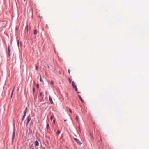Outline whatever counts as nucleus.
<instances>
[{
  "label": "nucleus",
  "mask_w": 149,
  "mask_h": 149,
  "mask_svg": "<svg viewBox=\"0 0 149 149\" xmlns=\"http://www.w3.org/2000/svg\"><path fill=\"white\" fill-rule=\"evenodd\" d=\"M72 85L73 88L75 89V90L76 92H77L78 90L77 88L76 85H75V83L74 81L72 82Z\"/></svg>",
  "instance_id": "obj_1"
},
{
  "label": "nucleus",
  "mask_w": 149,
  "mask_h": 149,
  "mask_svg": "<svg viewBox=\"0 0 149 149\" xmlns=\"http://www.w3.org/2000/svg\"><path fill=\"white\" fill-rule=\"evenodd\" d=\"M15 129L14 128L13 129V132L12 134V141H13L14 140V139L15 137Z\"/></svg>",
  "instance_id": "obj_2"
},
{
  "label": "nucleus",
  "mask_w": 149,
  "mask_h": 149,
  "mask_svg": "<svg viewBox=\"0 0 149 149\" xmlns=\"http://www.w3.org/2000/svg\"><path fill=\"white\" fill-rule=\"evenodd\" d=\"M31 120V118L29 115L27 117L26 120H27V123L26 125V126H27L28 125L30 121Z\"/></svg>",
  "instance_id": "obj_3"
},
{
  "label": "nucleus",
  "mask_w": 149,
  "mask_h": 149,
  "mask_svg": "<svg viewBox=\"0 0 149 149\" xmlns=\"http://www.w3.org/2000/svg\"><path fill=\"white\" fill-rule=\"evenodd\" d=\"M74 139L78 145H80L81 144V143L78 139L76 138H74Z\"/></svg>",
  "instance_id": "obj_4"
},
{
  "label": "nucleus",
  "mask_w": 149,
  "mask_h": 149,
  "mask_svg": "<svg viewBox=\"0 0 149 149\" xmlns=\"http://www.w3.org/2000/svg\"><path fill=\"white\" fill-rule=\"evenodd\" d=\"M27 109V108H26V109H25V111L24 113V115L23 116V117H22V121H23L24 120V119L25 116L26 115V112Z\"/></svg>",
  "instance_id": "obj_5"
},
{
  "label": "nucleus",
  "mask_w": 149,
  "mask_h": 149,
  "mask_svg": "<svg viewBox=\"0 0 149 149\" xmlns=\"http://www.w3.org/2000/svg\"><path fill=\"white\" fill-rule=\"evenodd\" d=\"M49 101H50V104H53V103L52 100V99L51 97L50 96H49Z\"/></svg>",
  "instance_id": "obj_6"
},
{
  "label": "nucleus",
  "mask_w": 149,
  "mask_h": 149,
  "mask_svg": "<svg viewBox=\"0 0 149 149\" xmlns=\"http://www.w3.org/2000/svg\"><path fill=\"white\" fill-rule=\"evenodd\" d=\"M39 145V143L37 141H35V146H37Z\"/></svg>",
  "instance_id": "obj_7"
},
{
  "label": "nucleus",
  "mask_w": 149,
  "mask_h": 149,
  "mask_svg": "<svg viewBox=\"0 0 149 149\" xmlns=\"http://www.w3.org/2000/svg\"><path fill=\"white\" fill-rule=\"evenodd\" d=\"M78 96H79V98H80V99L81 100V101L82 102H84V101L82 99L81 96L79 95Z\"/></svg>",
  "instance_id": "obj_8"
},
{
  "label": "nucleus",
  "mask_w": 149,
  "mask_h": 149,
  "mask_svg": "<svg viewBox=\"0 0 149 149\" xmlns=\"http://www.w3.org/2000/svg\"><path fill=\"white\" fill-rule=\"evenodd\" d=\"M34 35H36L37 34V29H35L34 31Z\"/></svg>",
  "instance_id": "obj_9"
},
{
  "label": "nucleus",
  "mask_w": 149,
  "mask_h": 149,
  "mask_svg": "<svg viewBox=\"0 0 149 149\" xmlns=\"http://www.w3.org/2000/svg\"><path fill=\"white\" fill-rule=\"evenodd\" d=\"M76 120H77V122H78V121H79V118H78V116L77 115L76 116V118H75Z\"/></svg>",
  "instance_id": "obj_10"
},
{
  "label": "nucleus",
  "mask_w": 149,
  "mask_h": 149,
  "mask_svg": "<svg viewBox=\"0 0 149 149\" xmlns=\"http://www.w3.org/2000/svg\"><path fill=\"white\" fill-rule=\"evenodd\" d=\"M14 87L13 88L12 91V92L11 95V97L12 96L13 94V93L14 92Z\"/></svg>",
  "instance_id": "obj_11"
},
{
  "label": "nucleus",
  "mask_w": 149,
  "mask_h": 149,
  "mask_svg": "<svg viewBox=\"0 0 149 149\" xmlns=\"http://www.w3.org/2000/svg\"><path fill=\"white\" fill-rule=\"evenodd\" d=\"M9 47H10V46H9L8 47V54L9 56V55H10L9 53H10V52Z\"/></svg>",
  "instance_id": "obj_12"
},
{
  "label": "nucleus",
  "mask_w": 149,
  "mask_h": 149,
  "mask_svg": "<svg viewBox=\"0 0 149 149\" xmlns=\"http://www.w3.org/2000/svg\"><path fill=\"white\" fill-rule=\"evenodd\" d=\"M90 136H91V137L93 139V137L92 135V133L91 132H90Z\"/></svg>",
  "instance_id": "obj_13"
},
{
  "label": "nucleus",
  "mask_w": 149,
  "mask_h": 149,
  "mask_svg": "<svg viewBox=\"0 0 149 149\" xmlns=\"http://www.w3.org/2000/svg\"><path fill=\"white\" fill-rule=\"evenodd\" d=\"M40 82H43V81L42 80V79L41 77H40Z\"/></svg>",
  "instance_id": "obj_14"
},
{
  "label": "nucleus",
  "mask_w": 149,
  "mask_h": 149,
  "mask_svg": "<svg viewBox=\"0 0 149 149\" xmlns=\"http://www.w3.org/2000/svg\"><path fill=\"white\" fill-rule=\"evenodd\" d=\"M49 124L48 123H47V129L49 128Z\"/></svg>",
  "instance_id": "obj_15"
},
{
  "label": "nucleus",
  "mask_w": 149,
  "mask_h": 149,
  "mask_svg": "<svg viewBox=\"0 0 149 149\" xmlns=\"http://www.w3.org/2000/svg\"><path fill=\"white\" fill-rule=\"evenodd\" d=\"M35 90V88L34 87V88H33V93H34Z\"/></svg>",
  "instance_id": "obj_16"
},
{
  "label": "nucleus",
  "mask_w": 149,
  "mask_h": 149,
  "mask_svg": "<svg viewBox=\"0 0 149 149\" xmlns=\"http://www.w3.org/2000/svg\"><path fill=\"white\" fill-rule=\"evenodd\" d=\"M42 92H41L40 93V96H42Z\"/></svg>",
  "instance_id": "obj_17"
},
{
  "label": "nucleus",
  "mask_w": 149,
  "mask_h": 149,
  "mask_svg": "<svg viewBox=\"0 0 149 149\" xmlns=\"http://www.w3.org/2000/svg\"><path fill=\"white\" fill-rule=\"evenodd\" d=\"M60 132L59 130H58L57 132V134L58 135L60 133Z\"/></svg>",
  "instance_id": "obj_18"
},
{
  "label": "nucleus",
  "mask_w": 149,
  "mask_h": 149,
  "mask_svg": "<svg viewBox=\"0 0 149 149\" xmlns=\"http://www.w3.org/2000/svg\"><path fill=\"white\" fill-rule=\"evenodd\" d=\"M52 85H53L54 84V82L53 81H51L50 83Z\"/></svg>",
  "instance_id": "obj_19"
},
{
  "label": "nucleus",
  "mask_w": 149,
  "mask_h": 149,
  "mask_svg": "<svg viewBox=\"0 0 149 149\" xmlns=\"http://www.w3.org/2000/svg\"><path fill=\"white\" fill-rule=\"evenodd\" d=\"M36 87L37 88H39V85L38 84H37L36 85Z\"/></svg>",
  "instance_id": "obj_20"
},
{
  "label": "nucleus",
  "mask_w": 149,
  "mask_h": 149,
  "mask_svg": "<svg viewBox=\"0 0 149 149\" xmlns=\"http://www.w3.org/2000/svg\"><path fill=\"white\" fill-rule=\"evenodd\" d=\"M68 80H69V81L70 82H71V79H70V78H69L68 79Z\"/></svg>",
  "instance_id": "obj_21"
},
{
  "label": "nucleus",
  "mask_w": 149,
  "mask_h": 149,
  "mask_svg": "<svg viewBox=\"0 0 149 149\" xmlns=\"http://www.w3.org/2000/svg\"><path fill=\"white\" fill-rule=\"evenodd\" d=\"M38 67L37 66H36V68H35V69L36 70H38Z\"/></svg>",
  "instance_id": "obj_22"
},
{
  "label": "nucleus",
  "mask_w": 149,
  "mask_h": 149,
  "mask_svg": "<svg viewBox=\"0 0 149 149\" xmlns=\"http://www.w3.org/2000/svg\"><path fill=\"white\" fill-rule=\"evenodd\" d=\"M69 111L70 112V113H72V111H71V110L70 109H69Z\"/></svg>",
  "instance_id": "obj_23"
},
{
  "label": "nucleus",
  "mask_w": 149,
  "mask_h": 149,
  "mask_svg": "<svg viewBox=\"0 0 149 149\" xmlns=\"http://www.w3.org/2000/svg\"><path fill=\"white\" fill-rule=\"evenodd\" d=\"M52 119H53V117L52 116H51L50 117V119L51 120H52Z\"/></svg>",
  "instance_id": "obj_24"
},
{
  "label": "nucleus",
  "mask_w": 149,
  "mask_h": 149,
  "mask_svg": "<svg viewBox=\"0 0 149 149\" xmlns=\"http://www.w3.org/2000/svg\"><path fill=\"white\" fill-rule=\"evenodd\" d=\"M68 72L70 74V69H68Z\"/></svg>",
  "instance_id": "obj_25"
},
{
  "label": "nucleus",
  "mask_w": 149,
  "mask_h": 149,
  "mask_svg": "<svg viewBox=\"0 0 149 149\" xmlns=\"http://www.w3.org/2000/svg\"><path fill=\"white\" fill-rule=\"evenodd\" d=\"M79 128V130H80V126H79L78 127Z\"/></svg>",
  "instance_id": "obj_26"
},
{
  "label": "nucleus",
  "mask_w": 149,
  "mask_h": 149,
  "mask_svg": "<svg viewBox=\"0 0 149 149\" xmlns=\"http://www.w3.org/2000/svg\"><path fill=\"white\" fill-rule=\"evenodd\" d=\"M55 120H53L54 123H55Z\"/></svg>",
  "instance_id": "obj_27"
},
{
  "label": "nucleus",
  "mask_w": 149,
  "mask_h": 149,
  "mask_svg": "<svg viewBox=\"0 0 149 149\" xmlns=\"http://www.w3.org/2000/svg\"><path fill=\"white\" fill-rule=\"evenodd\" d=\"M48 67L49 68H50V67L49 66V65H48Z\"/></svg>",
  "instance_id": "obj_28"
},
{
  "label": "nucleus",
  "mask_w": 149,
  "mask_h": 149,
  "mask_svg": "<svg viewBox=\"0 0 149 149\" xmlns=\"http://www.w3.org/2000/svg\"><path fill=\"white\" fill-rule=\"evenodd\" d=\"M66 120H66V119H65V120H64V121L65 122V121H66Z\"/></svg>",
  "instance_id": "obj_29"
},
{
  "label": "nucleus",
  "mask_w": 149,
  "mask_h": 149,
  "mask_svg": "<svg viewBox=\"0 0 149 149\" xmlns=\"http://www.w3.org/2000/svg\"><path fill=\"white\" fill-rule=\"evenodd\" d=\"M100 141L101 142H102V140L101 139H100Z\"/></svg>",
  "instance_id": "obj_30"
},
{
  "label": "nucleus",
  "mask_w": 149,
  "mask_h": 149,
  "mask_svg": "<svg viewBox=\"0 0 149 149\" xmlns=\"http://www.w3.org/2000/svg\"><path fill=\"white\" fill-rule=\"evenodd\" d=\"M28 26H27V31H28Z\"/></svg>",
  "instance_id": "obj_31"
},
{
  "label": "nucleus",
  "mask_w": 149,
  "mask_h": 149,
  "mask_svg": "<svg viewBox=\"0 0 149 149\" xmlns=\"http://www.w3.org/2000/svg\"><path fill=\"white\" fill-rule=\"evenodd\" d=\"M79 131L80 132H81V130H80H80H79Z\"/></svg>",
  "instance_id": "obj_32"
},
{
  "label": "nucleus",
  "mask_w": 149,
  "mask_h": 149,
  "mask_svg": "<svg viewBox=\"0 0 149 149\" xmlns=\"http://www.w3.org/2000/svg\"><path fill=\"white\" fill-rule=\"evenodd\" d=\"M25 0H24V1H25Z\"/></svg>",
  "instance_id": "obj_33"
},
{
  "label": "nucleus",
  "mask_w": 149,
  "mask_h": 149,
  "mask_svg": "<svg viewBox=\"0 0 149 149\" xmlns=\"http://www.w3.org/2000/svg\"><path fill=\"white\" fill-rule=\"evenodd\" d=\"M79 93V92H77V93Z\"/></svg>",
  "instance_id": "obj_34"
}]
</instances>
